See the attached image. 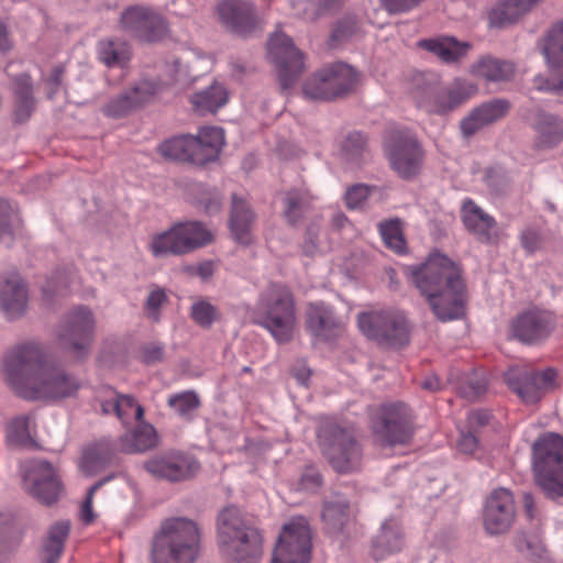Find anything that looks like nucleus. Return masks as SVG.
I'll return each mask as SVG.
<instances>
[{"instance_id": "16", "label": "nucleus", "mask_w": 563, "mask_h": 563, "mask_svg": "<svg viewBox=\"0 0 563 563\" xmlns=\"http://www.w3.org/2000/svg\"><path fill=\"white\" fill-rule=\"evenodd\" d=\"M95 327L92 311L88 307L78 306L64 317L58 329V339L67 350L81 355L90 345Z\"/></svg>"}, {"instance_id": "57", "label": "nucleus", "mask_w": 563, "mask_h": 563, "mask_svg": "<svg viewBox=\"0 0 563 563\" xmlns=\"http://www.w3.org/2000/svg\"><path fill=\"white\" fill-rule=\"evenodd\" d=\"M167 297L164 290H152L146 300V313L150 319L157 321L159 318V309L165 303Z\"/></svg>"}, {"instance_id": "55", "label": "nucleus", "mask_w": 563, "mask_h": 563, "mask_svg": "<svg viewBox=\"0 0 563 563\" xmlns=\"http://www.w3.org/2000/svg\"><path fill=\"white\" fill-rule=\"evenodd\" d=\"M111 478H112V476L104 477L103 479L99 481L98 483H96L95 485H92L89 488L87 497L82 501L81 507H80V519L85 523H90L95 519V514L92 511L93 494L96 493L97 489H99L102 485L108 483Z\"/></svg>"}, {"instance_id": "10", "label": "nucleus", "mask_w": 563, "mask_h": 563, "mask_svg": "<svg viewBox=\"0 0 563 563\" xmlns=\"http://www.w3.org/2000/svg\"><path fill=\"white\" fill-rule=\"evenodd\" d=\"M358 74L350 65L335 63L316 73L302 89L309 100H331L350 91L357 82Z\"/></svg>"}, {"instance_id": "49", "label": "nucleus", "mask_w": 563, "mask_h": 563, "mask_svg": "<svg viewBox=\"0 0 563 563\" xmlns=\"http://www.w3.org/2000/svg\"><path fill=\"white\" fill-rule=\"evenodd\" d=\"M76 280V273L71 266L54 272L43 286V295L47 300L55 295H64Z\"/></svg>"}, {"instance_id": "3", "label": "nucleus", "mask_w": 563, "mask_h": 563, "mask_svg": "<svg viewBox=\"0 0 563 563\" xmlns=\"http://www.w3.org/2000/svg\"><path fill=\"white\" fill-rule=\"evenodd\" d=\"M220 551L228 563H260L262 537L244 520L239 508H224L218 517Z\"/></svg>"}, {"instance_id": "42", "label": "nucleus", "mask_w": 563, "mask_h": 563, "mask_svg": "<svg viewBox=\"0 0 563 563\" xmlns=\"http://www.w3.org/2000/svg\"><path fill=\"white\" fill-rule=\"evenodd\" d=\"M34 110L32 84L27 75H21L15 80V119L20 122L30 118Z\"/></svg>"}, {"instance_id": "51", "label": "nucleus", "mask_w": 563, "mask_h": 563, "mask_svg": "<svg viewBox=\"0 0 563 563\" xmlns=\"http://www.w3.org/2000/svg\"><path fill=\"white\" fill-rule=\"evenodd\" d=\"M168 405L183 418H190L192 412L199 406L198 396L194 391H183L173 395L168 399Z\"/></svg>"}, {"instance_id": "45", "label": "nucleus", "mask_w": 563, "mask_h": 563, "mask_svg": "<svg viewBox=\"0 0 563 563\" xmlns=\"http://www.w3.org/2000/svg\"><path fill=\"white\" fill-rule=\"evenodd\" d=\"M158 151L167 159L188 161L194 163L191 135H180L163 142Z\"/></svg>"}, {"instance_id": "29", "label": "nucleus", "mask_w": 563, "mask_h": 563, "mask_svg": "<svg viewBox=\"0 0 563 563\" xmlns=\"http://www.w3.org/2000/svg\"><path fill=\"white\" fill-rule=\"evenodd\" d=\"M307 323L312 334L323 340L332 339L342 328V322L334 316L332 308L323 302L309 306Z\"/></svg>"}, {"instance_id": "44", "label": "nucleus", "mask_w": 563, "mask_h": 563, "mask_svg": "<svg viewBox=\"0 0 563 563\" xmlns=\"http://www.w3.org/2000/svg\"><path fill=\"white\" fill-rule=\"evenodd\" d=\"M542 53L550 67H563V22L555 24L548 32Z\"/></svg>"}, {"instance_id": "32", "label": "nucleus", "mask_w": 563, "mask_h": 563, "mask_svg": "<svg viewBox=\"0 0 563 563\" xmlns=\"http://www.w3.org/2000/svg\"><path fill=\"white\" fill-rule=\"evenodd\" d=\"M253 224L254 213L242 198L234 195L232 197L230 229L235 241L241 244H249L252 241Z\"/></svg>"}, {"instance_id": "46", "label": "nucleus", "mask_w": 563, "mask_h": 563, "mask_svg": "<svg viewBox=\"0 0 563 563\" xmlns=\"http://www.w3.org/2000/svg\"><path fill=\"white\" fill-rule=\"evenodd\" d=\"M450 382H456L459 393L470 399L474 400L485 393L487 387V379L482 372H473L471 374H462L456 378L453 373L449 377Z\"/></svg>"}, {"instance_id": "28", "label": "nucleus", "mask_w": 563, "mask_h": 563, "mask_svg": "<svg viewBox=\"0 0 563 563\" xmlns=\"http://www.w3.org/2000/svg\"><path fill=\"white\" fill-rule=\"evenodd\" d=\"M224 145V133L218 126H203L197 136L191 135L194 164L202 165L218 157Z\"/></svg>"}, {"instance_id": "5", "label": "nucleus", "mask_w": 563, "mask_h": 563, "mask_svg": "<svg viewBox=\"0 0 563 563\" xmlns=\"http://www.w3.org/2000/svg\"><path fill=\"white\" fill-rule=\"evenodd\" d=\"M537 485L552 500L563 498V437L548 432L532 445Z\"/></svg>"}, {"instance_id": "38", "label": "nucleus", "mask_w": 563, "mask_h": 563, "mask_svg": "<svg viewBox=\"0 0 563 563\" xmlns=\"http://www.w3.org/2000/svg\"><path fill=\"white\" fill-rule=\"evenodd\" d=\"M322 519L331 532H339L351 519L349 501L342 495H334L325 500Z\"/></svg>"}, {"instance_id": "34", "label": "nucleus", "mask_w": 563, "mask_h": 563, "mask_svg": "<svg viewBox=\"0 0 563 563\" xmlns=\"http://www.w3.org/2000/svg\"><path fill=\"white\" fill-rule=\"evenodd\" d=\"M402 547V537L399 525L394 519L383 522L379 533L373 543V556L382 560L386 555L398 552Z\"/></svg>"}, {"instance_id": "47", "label": "nucleus", "mask_w": 563, "mask_h": 563, "mask_svg": "<svg viewBox=\"0 0 563 563\" xmlns=\"http://www.w3.org/2000/svg\"><path fill=\"white\" fill-rule=\"evenodd\" d=\"M342 0H294L295 14L307 20L314 21L334 9Z\"/></svg>"}, {"instance_id": "6", "label": "nucleus", "mask_w": 563, "mask_h": 563, "mask_svg": "<svg viewBox=\"0 0 563 563\" xmlns=\"http://www.w3.org/2000/svg\"><path fill=\"white\" fill-rule=\"evenodd\" d=\"M256 322L267 329L278 342H287L295 325L294 301L283 285L272 284L260 296Z\"/></svg>"}, {"instance_id": "41", "label": "nucleus", "mask_w": 563, "mask_h": 563, "mask_svg": "<svg viewBox=\"0 0 563 563\" xmlns=\"http://www.w3.org/2000/svg\"><path fill=\"white\" fill-rule=\"evenodd\" d=\"M35 429L33 413H23L12 418L5 426L7 440L12 444H23L32 439Z\"/></svg>"}, {"instance_id": "62", "label": "nucleus", "mask_w": 563, "mask_h": 563, "mask_svg": "<svg viewBox=\"0 0 563 563\" xmlns=\"http://www.w3.org/2000/svg\"><path fill=\"white\" fill-rule=\"evenodd\" d=\"M534 86L540 91H556L563 95V79L556 82L542 75H538L534 78Z\"/></svg>"}, {"instance_id": "14", "label": "nucleus", "mask_w": 563, "mask_h": 563, "mask_svg": "<svg viewBox=\"0 0 563 563\" xmlns=\"http://www.w3.org/2000/svg\"><path fill=\"white\" fill-rule=\"evenodd\" d=\"M23 488L38 501L51 505L60 494V481L55 467L47 461L34 459L21 464Z\"/></svg>"}, {"instance_id": "27", "label": "nucleus", "mask_w": 563, "mask_h": 563, "mask_svg": "<svg viewBox=\"0 0 563 563\" xmlns=\"http://www.w3.org/2000/svg\"><path fill=\"white\" fill-rule=\"evenodd\" d=\"M509 103L503 99H495L474 108L460 123L462 134L467 137L484 126L501 119L508 111Z\"/></svg>"}, {"instance_id": "26", "label": "nucleus", "mask_w": 563, "mask_h": 563, "mask_svg": "<svg viewBox=\"0 0 563 563\" xmlns=\"http://www.w3.org/2000/svg\"><path fill=\"white\" fill-rule=\"evenodd\" d=\"M553 327L552 316L531 310L521 313L512 323V332L522 342L531 343L545 338Z\"/></svg>"}, {"instance_id": "1", "label": "nucleus", "mask_w": 563, "mask_h": 563, "mask_svg": "<svg viewBox=\"0 0 563 563\" xmlns=\"http://www.w3.org/2000/svg\"><path fill=\"white\" fill-rule=\"evenodd\" d=\"M5 384L21 398L56 402L75 397L84 382L63 366L43 364L36 344H23L8 352L1 364Z\"/></svg>"}, {"instance_id": "37", "label": "nucleus", "mask_w": 563, "mask_h": 563, "mask_svg": "<svg viewBox=\"0 0 563 563\" xmlns=\"http://www.w3.org/2000/svg\"><path fill=\"white\" fill-rule=\"evenodd\" d=\"M529 12L522 0H501L489 10L488 23L490 26L501 27L517 22Z\"/></svg>"}, {"instance_id": "40", "label": "nucleus", "mask_w": 563, "mask_h": 563, "mask_svg": "<svg viewBox=\"0 0 563 563\" xmlns=\"http://www.w3.org/2000/svg\"><path fill=\"white\" fill-rule=\"evenodd\" d=\"M229 99L227 89L220 84H213L209 88L192 96L191 102L200 112H214L223 107Z\"/></svg>"}, {"instance_id": "31", "label": "nucleus", "mask_w": 563, "mask_h": 563, "mask_svg": "<svg viewBox=\"0 0 563 563\" xmlns=\"http://www.w3.org/2000/svg\"><path fill=\"white\" fill-rule=\"evenodd\" d=\"M515 71L516 66L512 62L493 55L482 56L470 66V73L473 76L488 82L508 81L514 77Z\"/></svg>"}, {"instance_id": "2", "label": "nucleus", "mask_w": 563, "mask_h": 563, "mask_svg": "<svg viewBox=\"0 0 563 563\" xmlns=\"http://www.w3.org/2000/svg\"><path fill=\"white\" fill-rule=\"evenodd\" d=\"M408 274L439 320L463 317L464 284L459 268L448 256L431 253L424 263L408 267Z\"/></svg>"}, {"instance_id": "8", "label": "nucleus", "mask_w": 563, "mask_h": 563, "mask_svg": "<svg viewBox=\"0 0 563 563\" xmlns=\"http://www.w3.org/2000/svg\"><path fill=\"white\" fill-rule=\"evenodd\" d=\"M360 331L385 347H400L409 342L405 314L397 310H373L357 316Z\"/></svg>"}, {"instance_id": "22", "label": "nucleus", "mask_w": 563, "mask_h": 563, "mask_svg": "<svg viewBox=\"0 0 563 563\" xmlns=\"http://www.w3.org/2000/svg\"><path fill=\"white\" fill-rule=\"evenodd\" d=\"M96 401L104 415H115L124 426L141 421L144 415L143 407L133 396L119 394L109 386L97 390Z\"/></svg>"}, {"instance_id": "13", "label": "nucleus", "mask_w": 563, "mask_h": 563, "mask_svg": "<svg viewBox=\"0 0 563 563\" xmlns=\"http://www.w3.org/2000/svg\"><path fill=\"white\" fill-rule=\"evenodd\" d=\"M267 55L276 67L282 89L291 88L305 70L303 54L289 36L276 32L269 37Z\"/></svg>"}, {"instance_id": "17", "label": "nucleus", "mask_w": 563, "mask_h": 563, "mask_svg": "<svg viewBox=\"0 0 563 563\" xmlns=\"http://www.w3.org/2000/svg\"><path fill=\"white\" fill-rule=\"evenodd\" d=\"M373 431L382 446L407 442L412 434L410 410L402 404L384 406L373 423Z\"/></svg>"}, {"instance_id": "52", "label": "nucleus", "mask_w": 563, "mask_h": 563, "mask_svg": "<svg viewBox=\"0 0 563 563\" xmlns=\"http://www.w3.org/2000/svg\"><path fill=\"white\" fill-rule=\"evenodd\" d=\"M219 316L217 307L208 300L199 299L191 306V318L200 327H211V324L219 319Z\"/></svg>"}, {"instance_id": "23", "label": "nucleus", "mask_w": 563, "mask_h": 563, "mask_svg": "<svg viewBox=\"0 0 563 563\" xmlns=\"http://www.w3.org/2000/svg\"><path fill=\"white\" fill-rule=\"evenodd\" d=\"M158 91V85L141 80L132 88L109 100L102 111L110 118H122L147 102Z\"/></svg>"}, {"instance_id": "64", "label": "nucleus", "mask_w": 563, "mask_h": 563, "mask_svg": "<svg viewBox=\"0 0 563 563\" xmlns=\"http://www.w3.org/2000/svg\"><path fill=\"white\" fill-rule=\"evenodd\" d=\"M490 413L485 410H474L467 416V426L470 429L476 430V428L488 423Z\"/></svg>"}, {"instance_id": "12", "label": "nucleus", "mask_w": 563, "mask_h": 563, "mask_svg": "<svg viewBox=\"0 0 563 563\" xmlns=\"http://www.w3.org/2000/svg\"><path fill=\"white\" fill-rule=\"evenodd\" d=\"M310 551L311 531L308 521L297 517L284 525L272 563H309Z\"/></svg>"}, {"instance_id": "18", "label": "nucleus", "mask_w": 563, "mask_h": 563, "mask_svg": "<svg viewBox=\"0 0 563 563\" xmlns=\"http://www.w3.org/2000/svg\"><path fill=\"white\" fill-rule=\"evenodd\" d=\"M555 379L553 368L536 372L515 366L505 374L507 385L527 404L537 402L543 393L553 389Z\"/></svg>"}, {"instance_id": "36", "label": "nucleus", "mask_w": 563, "mask_h": 563, "mask_svg": "<svg viewBox=\"0 0 563 563\" xmlns=\"http://www.w3.org/2000/svg\"><path fill=\"white\" fill-rule=\"evenodd\" d=\"M139 424L132 431L122 435L120 440L121 450L128 453L144 452L157 444V434L154 427L144 421H136Z\"/></svg>"}, {"instance_id": "35", "label": "nucleus", "mask_w": 563, "mask_h": 563, "mask_svg": "<svg viewBox=\"0 0 563 563\" xmlns=\"http://www.w3.org/2000/svg\"><path fill=\"white\" fill-rule=\"evenodd\" d=\"M533 126L539 147H552L563 140V121L554 114L538 113Z\"/></svg>"}, {"instance_id": "33", "label": "nucleus", "mask_w": 563, "mask_h": 563, "mask_svg": "<svg viewBox=\"0 0 563 563\" xmlns=\"http://www.w3.org/2000/svg\"><path fill=\"white\" fill-rule=\"evenodd\" d=\"M462 218L467 230L481 240L488 241L495 233V220L471 200L464 201Z\"/></svg>"}, {"instance_id": "54", "label": "nucleus", "mask_w": 563, "mask_h": 563, "mask_svg": "<svg viewBox=\"0 0 563 563\" xmlns=\"http://www.w3.org/2000/svg\"><path fill=\"white\" fill-rule=\"evenodd\" d=\"M357 30V22L353 16H346L341 19L334 25L331 36H330V45L335 47L350 37H352Z\"/></svg>"}, {"instance_id": "15", "label": "nucleus", "mask_w": 563, "mask_h": 563, "mask_svg": "<svg viewBox=\"0 0 563 563\" xmlns=\"http://www.w3.org/2000/svg\"><path fill=\"white\" fill-rule=\"evenodd\" d=\"M385 154L391 168L402 178L416 176L421 168L423 152L409 131L393 133L386 141Z\"/></svg>"}, {"instance_id": "53", "label": "nucleus", "mask_w": 563, "mask_h": 563, "mask_svg": "<svg viewBox=\"0 0 563 563\" xmlns=\"http://www.w3.org/2000/svg\"><path fill=\"white\" fill-rule=\"evenodd\" d=\"M309 196L300 190H291L287 192L284 199L285 214L290 222H295L301 211L308 206Z\"/></svg>"}, {"instance_id": "25", "label": "nucleus", "mask_w": 563, "mask_h": 563, "mask_svg": "<svg viewBox=\"0 0 563 563\" xmlns=\"http://www.w3.org/2000/svg\"><path fill=\"white\" fill-rule=\"evenodd\" d=\"M29 290L16 273L0 277V309L10 319L22 316L27 307Z\"/></svg>"}, {"instance_id": "61", "label": "nucleus", "mask_w": 563, "mask_h": 563, "mask_svg": "<svg viewBox=\"0 0 563 563\" xmlns=\"http://www.w3.org/2000/svg\"><path fill=\"white\" fill-rule=\"evenodd\" d=\"M170 80H166L165 84L169 85L173 82L185 84L189 78V70L181 62L175 60L169 69Z\"/></svg>"}, {"instance_id": "7", "label": "nucleus", "mask_w": 563, "mask_h": 563, "mask_svg": "<svg viewBox=\"0 0 563 563\" xmlns=\"http://www.w3.org/2000/svg\"><path fill=\"white\" fill-rule=\"evenodd\" d=\"M213 233L199 221L179 222L152 236L150 250L155 257L185 255L211 243Z\"/></svg>"}, {"instance_id": "59", "label": "nucleus", "mask_w": 563, "mask_h": 563, "mask_svg": "<svg viewBox=\"0 0 563 563\" xmlns=\"http://www.w3.org/2000/svg\"><path fill=\"white\" fill-rule=\"evenodd\" d=\"M521 245L528 253H534L543 245L540 231L529 228L521 233Z\"/></svg>"}, {"instance_id": "9", "label": "nucleus", "mask_w": 563, "mask_h": 563, "mask_svg": "<svg viewBox=\"0 0 563 563\" xmlns=\"http://www.w3.org/2000/svg\"><path fill=\"white\" fill-rule=\"evenodd\" d=\"M318 439L323 454L336 472L347 473L360 466L362 451L351 431L335 422H327L319 428Z\"/></svg>"}, {"instance_id": "56", "label": "nucleus", "mask_w": 563, "mask_h": 563, "mask_svg": "<svg viewBox=\"0 0 563 563\" xmlns=\"http://www.w3.org/2000/svg\"><path fill=\"white\" fill-rule=\"evenodd\" d=\"M15 220V209L5 199L0 198V239L11 233V224Z\"/></svg>"}, {"instance_id": "4", "label": "nucleus", "mask_w": 563, "mask_h": 563, "mask_svg": "<svg viewBox=\"0 0 563 563\" xmlns=\"http://www.w3.org/2000/svg\"><path fill=\"white\" fill-rule=\"evenodd\" d=\"M199 539V529L192 520L183 517L165 520L152 544V563H195Z\"/></svg>"}, {"instance_id": "43", "label": "nucleus", "mask_w": 563, "mask_h": 563, "mask_svg": "<svg viewBox=\"0 0 563 563\" xmlns=\"http://www.w3.org/2000/svg\"><path fill=\"white\" fill-rule=\"evenodd\" d=\"M69 528L70 525L68 521H59L51 527L47 539L43 545L47 563H56L59 559L64 549V542L69 533Z\"/></svg>"}, {"instance_id": "63", "label": "nucleus", "mask_w": 563, "mask_h": 563, "mask_svg": "<svg viewBox=\"0 0 563 563\" xmlns=\"http://www.w3.org/2000/svg\"><path fill=\"white\" fill-rule=\"evenodd\" d=\"M321 482L320 474L316 468H308L301 476L300 488L305 490L313 489L319 486Z\"/></svg>"}, {"instance_id": "50", "label": "nucleus", "mask_w": 563, "mask_h": 563, "mask_svg": "<svg viewBox=\"0 0 563 563\" xmlns=\"http://www.w3.org/2000/svg\"><path fill=\"white\" fill-rule=\"evenodd\" d=\"M379 233L385 245L398 254L406 251V241L402 235L400 221L389 220L379 224Z\"/></svg>"}, {"instance_id": "60", "label": "nucleus", "mask_w": 563, "mask_h": 563, "mask_svg": "<svg viewBox=\"0 0 563 563\" xmlns=\"http://www.w3.org/2000/svg\"><path fill=\"white\" fill-rule=\"evenodd\" d=\"M474 432L475 430L473 429H470L468 431L461 430L460 438L456 443L460 452L473 454L476 451L478 441Z\"/></svg>"}, {"instance_id": "48", "label": "nucleus", "mask_w": 563, "mask_h": 563, "mask_svg": "<svg viewBox=\"0 0 563 563\" xmlns=\"http://www.w3.org/2000/svg\"><path fill=\"white\" fill-rule=\"evenodd\" d=\"M98 55L109 67L122 66L130 57V49L125 42L107 40L99 43Z\"/></svg>"}, {"instance_id": "19", "label": "nucleus", "mask_w": 563, "mask_h": 563, "mask_svg": "<svg viewBox=\"0 0 563 563\" xmlns=\"http://www.w3.org/2000/svg\"><path fill=\"white\" fill-rule=\"evenodd\" d=\"M120 27L125 33L145 41L161 40L167 33L164 16L143 5L125 9L121 14Z\"/></svg>"}, {"instance_id": "24", "label": "nucleus", "mask_w": 563, "mask_h": 563, "mask_svg": "<svg viewBox=\"0 0 563 563\" xmlns=\"http://www.w3.org/2000/svg\"><path fill=\"white\" fill-rule=\"evenodd\" d=\"M144 466L156 478L178 482L192 474L196 462L189 456L172 452L148 460Z\"/></svg>"}, {"instance_id": "21", "label": "nucleus", "mask_w": 563, "mask_h": 563, "mask_svg": "<svg viewBox=\"0 0 563 563\" xmlns=\"http://www.w3.org/2000/svg\"><path fill=\"white\" fill-rule=\"evenodd\" d=\"M515 518L512 494L506 488L495 489L486 501L484 526L489 534L507 531Z\"/></svg>"}, {"instance_id": "20", "label": "nucleus", "mask_w": 563, "mask_h": 563, "mask_svg": "<svg viewBox=\"0 0 563 563\" xmlns=\"http://www.w3.org/2000/svg\"><path fill=\"white\" fill-rule=\"evenodd\" d=\"M214 14L223 27L239 35H249L261 24L249 0H220L216 4Z\"/></svg>"}, {"instance_id": "30", "label": "nucleus", "mask_w": 563, "mask_h": 563, "mask_svg": "<svg viewBox=\"0 0 563 563\" xmlns=\"http://www.w3.org/2000/svg\"><path fill=\"white\" fill-rule=\"evenodd\" d=\"M420 47L431 52L445 64H456L464 59L472 45L453 36H439L419 42Z\"/></svg>"}, {"instance_id": "58", "label": "nucleus", "mask_w": 563, "mask_h": 563, "mask_svg": "<svg viewBox=\"0 0 563 563\" xmlns=\"http://www.w3.org/2000/svg\"><path fill=\"white\" fill-rule=\"evenodd\" d=\"M369 196V188L365 185H355L351 187L345 194L346 206L350 209L362 207L363 202Z\"/></svg>"}, {"instance_id": "39", "label": "nucleus", "mask_w": 563, "mask_h": 563, "mask_svg": "<svg viewBox=\"0 0 563 563\" xmlns=\"http://www.w3.org/2000/svg\"><path fill=\"white\" fill-rule=\"evenodd\" d=\"M113 456L114 451L111 448L104 443H97L85 450L80 467L85 473L91 475L110 464Z\"/></svg>"}, {"instance_id": "11", "label": "nucleus", "mask_w": 563, "mask_h": 563, "mask_svg": "<svg viewBox=\"0 0 563 563\" xmlns=\"http://www.w3.org/2000/svg\"><path fill=\"white\" fill-rule=\"evenodd\" d=\"M477 85L456 77L443 87L431 88L417 100V106L427 113L446 115L477 93Z\"/></svg>"}]
</instances>
